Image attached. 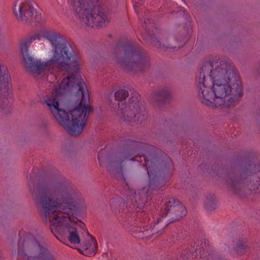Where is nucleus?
Returning <instances> with one entry per match:
<instances>
[{"instance_id": "1", "label": "nucleus", "mask_w": 260, "mask_h": 260, "mask_svg": "<svg viewBox=\"0 0 260 260\" xmlns=\"http://www.w3.org/2000/svg\"><path fill=\"white\" fill-rule=\"evenodd\" d=\"M48 40L53 47L49 58L60 71L67 72L54 92L44 102L58 123L71 135L82 133L91 112L89 95L79 74V64L70 55L68 45L62 42L60 34L45 29L36 34Z\"/></svg>"}, {"instance_id": "2", "label": "nucleus", "mask_w": 260, "mask_h": 260, "mask_svg": "<svg viewBox=\"0 0 260 260\" xmlns=\"http://www.w3.org/2000/svg\"><path fill=\"white\" fill-rule=\"evenodd\" d=\"M33 198L50 223L51 229L66 238L71 244H80L78 250L91 256L96 252L97 243L89 235L85 225L75 221L72 217L85 209L86 205L80 192L70 182L63 178L51 180L46 187L40 188L38 193L32 192Z\"/></svg>"}, {"instance_id": "3", "label": "nucleus", "mask_w": 260, "mask_h": 260, "mask_svg": "<svg viewBox=\"0 0 260 260\" xmlns=\"http://www.w3.org/2000/svg\"><path fill=\"white\" fill-rule=\"evenodd\" d=\"M33 198L50 223L51 229L66 238L71 244H80L78 250L91 256L96 252L97 243L89 235L85 225L75 221L72 217L85 209L86 205L80 192L70 182L63 178L51 180L46 187L40 188L38 193L32 192Z\"/></svg>"}, {"instance_id": "4", "label": "nucleus", "mask_w": 260, "mask_h": 260, "mask_svg": "<svg viewBox=\"0 0 260 260\" xmlns=\"http://www.w3.org/2000/svg\"><path fill=\"white\" fill-rule=\"evenodd\" d=\"M198 82L200 100L208 106L225 110L233 108L243 95L239 75L224 61L204 64Z\"/></svg>"}, {"instance_id": "5", "label": "nucleus", "mask_w": 260, "mask_h": 260, "mask_svg": "<svg viewBox=\"0 0 260 260\" xmlns=\"http://www.w3.org/2000/svg\"><path fill=\"white\" fill-rule=\"evenodd\" d=\"M114 55L115 61L128 72H142L150 67L147 55L131 47H116Z\"/></svg>"}, {"instance_id": "6", "label": "nucleus", "mask_w": 260, "mask_h": 260, "mask_svg": "<svg viewBox=\"0 0 260 260\" xmlns=\"http://www.w3.org/2000/svg\"><path fill=\"white\" fill-rule=\"evenodd\" d=\"M116 114L126 122L142 123L147 118V114L143 105L136 96H132L127 103H119Z\"/></svg>"}, {"instance_id": "7", "label": "nucleus", "mask_w": 260, "mask_h": 260, "mask_svg": "<svg viewBox=\"0 0 260 260\" xmlns=\"http://www.w3.org/2000/svg\"><path fill=\"white\" fill-rule=\"evenodd\" d=\"M18 253L21 255H29L32 260H54L53 255L46 248L42 247L35 237L27 234L18 242Z\"/></svg>"}, {"instance_id": "8", "label": "nucleus", "mask_w": 260, "mask_h": 260, "mask_svg": "<svg viewBox=\"0 0 260 260\" xmlns=\"http://www.w3.org/2000/svg\"><path fill=\"white\" fill-rule=\"evenodd\" d=\"M141 147V143L134 140L127 141L120 150L112 157L110 166L111 168L117 172H121L123 167L127 161H135L139 156L137 152Z\"/></svg>"}, {"instance_id": "9", "label": "nucleus", "mask_w": 260, "mask_h": 260, "mask_svg": "<svg viewBox=\"0 0 260 260\" xmlns=\"http://www.w3.org/2000/svg\"><path fill=\"white\" fill-rule=\"evenodd\" d=\"M14 13L19 22L26 25L35 24L41 19L37 5L31 0H17L14 5Z\"/></svg>"}, {"instance_id": "10", "label": "nucleus", "mask_w": 260, "mask_h": 260, "mask_svg": "<svg viewBox=\"0 0 260 260\" xmlns=\"http://www.w3.org/2000/svg\"><path fill=\"white\" fill-rule=\"evenodd\" d=\"M22 57L26 71L36 78L43 77L46 71H60L49 58L46 61H41L36 60L30 53L22 55Z\"/></svg>"}, {"instance_id": "11", "label": "nucleus", "mask_w": 260, "mask_h": 260, "mask_svg": "<svg viewBox=\"0 0 260 260\" xmlns=\"http://www.w3.org/2000/svg\"><path fill=\"white\" fill-rule=\"evenodd\" d=\"M162 217L165 218L167 222H175L186 214L185 207L179 201L174 199H170L165 204L161 211Z\"/></svg>"}, {"instance_id": "12", "label": "nucleus", "mask_w": 260, "mask_h": 260, "mask_svg": "<svg viewBox=\"0 0 260 260\" xmlns=\"http://www.w3.org/2000/svg\"><path fill=\"white\" fill-rule=\"evenodd\" d=\"M109 19L104 9L98 5L85 18L80 22L82 24L91 27L104 26L109 22Z\"/></svg>"}, {"instance_id": "13", "label": "nucleus", "mask_w": 260, "mask_h": 260, "mask_svg": "<svg viewBox=\"0 0 260 260\" xmlns=\"http://www.w3.org/2000/svg\"><path fill=\"white\" fill-rule=\"evenodd\" d=\"M98 5L99 0H71V5L80 22Z\"/></svg>"}, {"instance_id": "14", "label": "nucleus", "mask_w": 260, "mask_h": 260, "mask_svg": "<svg viewBox=\"0 0 260 260\" xmlns=\"http://www.w3.org/2000/svg\"><path fill=\"white\" fill-rule=\"evenodd\" d=\"M246 176L244 172H242L236 174L231 173L226 182L233 193L241 194L246 186Z\"/></svg>"}, {"instance_id": "15", "label": "nucleus", "mask_w": 260, "mask_h": 260, "mask_svg": "<svg viewBox=\"0 0 260 260\" xmlns=\"http://www.w3.org/2000/svg\"><path fill=\"white\" fill-rule=\"evenodd\" d=\"M36 40H39V36L35 34L19 41V47L21 56L29 54V47L32 42Z\"/></svg>"}, {"instance_id": "16", "label": "nucleus", "mask_w": 260, "mask_h": 260, "mask_svg": "<svg viewBox=\"0 0 260 260\" xmlns=\"http://www.w3.org/2000/svg\"><path fill=\"white\" fill-rule=\"evenodd\" d=\"M129 229L132 234H136L137 238L142 239H148L151 238L152 236L154 235L153 234L152 229L144 230V228L134 224L131 225Z\"/></svg>"}, {"instance_id": "17", "label": "nucleus", "mask_w": 260, "mask_h": 260, "mask_svg": "<svg viewBox=\"0 0 260 260\" xmlns=\"http://www.w3.org/2000/svg\"><path fill=\"white\" fill-rule=\"evenodd\" d=\"M10 78L9 71L7 67L3 63L0 62V91L3 90L6 91L9 86V79Z\"/></svg>"}, {"instance_id": "18", "label": "nucleus", "mask_w": 260, "mask_h": 260, "mask_svg": "<svg viewBox=\"0 0 260 260\" xmlns=\"http://www.w3.org/2000/svg\"><path fill=\"white\" fill-rule=\"evenodd\" d=\"M13 99L10 92L9 87L5 92L3 90L0 91V107L3 109H8L10 111V107L12 103Z\"/></svg>"}, {"instance_id": "19", "label": "nucleus", "mask_w": 260, "mask_h": 260, "mask_svg": "<svg viewBox=\"0 0 260 260\" xmlns=\"http://www.w3.org/2000/svg\"><path fill=\"white\" fill-rule=\"evenodd\" d=\"M167 221L168 220L165 218H163L161 215V217L158 219L157 223L152 228L153 234L158 236L161 235L167 225L170 223Z\"/></svg>"}, {"instance_id": "20", "label": "nucleus", "mask_w": 260, "mask_h": 260, "mask_svg": "<svg viewBox=\"0 0 260 260\" xmlns=\"http://www.w3.org/2000/svg\"><path fill=\"white\" fill-rule=\"evenodd\" d=\"M206 208L208 210H212L216 208V204L214 196L209 195L207 196L205 200Z\"/></svg>"}, {"instance_id": "21", "label": "nucleus", "mask_w": 260, "mask_h": 260, "mask_svg": "<svg viewBox=\"0 0 260 260\" xmlns=\"http://www.w3.org/2000/svg\"><path fill=\"white\" fill-rule=\"evenodd\" d=\"M128 95V91L123 89H118L114 94L115 100L119 101V103H123V101L125 100Z\"/></svg>"}, {"instance_id": "22", "label": "nucleus", "mask_w": 260, "mask_h": 260, "mask_svg": "<svg viewBox=\"0 0 260 260\" xmlns=\"http://www.w3.org/2000/svg\"><path fill=\"white\" fill-rule=\"evenodd\" d=\"M171 93L169 90H166L158 92L155 95V99L158 101H165L171 96Z\"/></svg>"}, {"instance_id": "23", "label": "nucleus", "mask_w": 260, "mask_h": 260, "mask_svg": "<svg viewBox=\"0 0 260 260\" xmlns=\"http://www.w3.org/2000/svg\"><path fill=\"white\" fill-rule=\"evenodd\" d=\"M249 248L248 245L243 241H239L236 246L235 250L239 254H243Z\"/></svg>"}, {"instance_id": "24", "label": "nucleus", "mask_w": 260, "mask_h": 260, "mask_svg": "<svg viewBox=\"0 0 260 260\" xmlns=\"http://www.w3.org/2000/svg\"><path fill=\"white\" fill-rule=\"evenodd\" d=\"M172 42H173V40H172L170 42H169L165 45H164V46L165 47H166L167 49H175L176 48L180 47L179 46H176V45H174Z\"/></svg>"}, {"instance_id": "25", "label": "nucleus", "mask_w": 260, "mask_h": 260, "mask_svg": "<svg viewBox=\"0 0 260 260\" xmlns=\"http://www.w3.org/2000/svg\"><path fill=\"white\" fill-rule=\"evenodd\" d=\"M152 43H153V44L156 46H160V43L159 41H157L155 42L154 40H152Z\"/></svg>"}, {"instance_id": "26", "label": "nucleus", "mask_w": 260, "mask_h": 260, "mask_svg": "<svg viewBox=\"0 0 260 260\" xmlns=\"http://www.w3.org/2000/svg\"><path fill=\"white\" fill-rule=\"evenodd\" d=\"M145 165L147 166V167H148L149 168L150 163V161L147 158H145Z\"/></svg>"}, {"instance_id": "27", "label": "nucleus", "mask_w": 260, "mask_h": 260, "mask_svg": "<svg viewBox=\"0 0 260 260\" xmlns=\"http://www.w3.org/2000/svg\"><path fill=\"white\" fill-rule=\"evenodd\" d=\"M114 201H112L111 202V203H110V204H111V206H114Z\"/></svg>"}, {"instance_id": "28", "label": "nucleus", "mask_w": 260, "mask_h": 260, "mask_svg": "<svg viewBox=\"0 0 260 260\" xmlns=\"http://www.w3.org/2000/svg\"><path fill=\"white\" fill-rule=\"evenodd\" d=\"M147 172H148V175L150 176V170H149V169H148L147 170Z\"/></svg>"}]
</instances>
